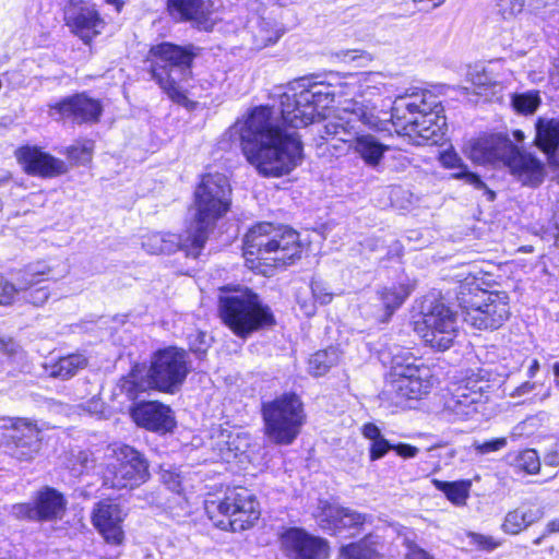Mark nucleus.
<instances>
[{
	"mask_svg": "<svg viewBox=\"0 0 559 559\" xmlns=\"http://www.w3.org/2000/svg\"><path fill=\"white\" fill-rule=\"evenodd\" d=\"M167 10L178 21L200 20L207 12L204 0H167Z\"/></svg>",
	"mask_w": 559,
	"mask_h": 559,
	"instance_id": "obj_34",
	"label": "nucleus"
},
{
	"mask_svg": "<svg viewBox=\"0 0 559 559\" xmlns=\"http://www.w3.org/2000/svg\"><path fill=\"white\" fill-rule=\"evenodd\" d=\"M215 445L217 447L224 460L236 457L238 452L241 451L238 442V436L233 435L230 431L222 430L216 437Z\"/></svg>",
	"mask_w": 559,
	"mask_h": 559,
	"instance_id": "obj_42",
	"label": "nucleus"
},
{
	"mask_svg": "<svg viewBox=\"0 0 559 559\" xmlns=\"http://www.w3.org/2000/svg\"><path fill=\"white\" fill-rule=\"evenodd\" d=\"M435 487L442 491L447 498L456 506L465 504L468 498L471 481H443L439 479H432Z\"/></svg>",
	"mask_w": 559,
	"mask_h": 559,
	"instance_id": "obj_39",
	"label": "nucleus"
},
{
	"mask_svg": "<svg viewBox=\"0 0 559 559\" xmlns=\"http://www.w3.org/2000/svg\"><path fill=\"white\" fill-rule=\"evenodd\" d=\"M361 433L370 441V461L382 459L390 450L393 449V444L382 436L379 427L372 423L365 424L362 426Z\"/></svg>",
	"mask_w": 559,
	"mask_h": 559,
	"instance_id": "obj_36",
	"label": "nucleus"
},
{
	"mask_svg": "<svg viewBox=\"0 0 559 559\" xmlns=\"http://www.w3.org/2000/svg\"><path fill=\"white\" fill-rule=\"evenodd\" d=\"M231 188L223 174H206L194 191L193 218L189 223V237L195 248H203L215 223L231 204Z\"/></svg>",
	"mask_w": 559,
	"mask_h": 559,
	"instance_id": "obj_4",
	"label": "nucleus"
},
{
	"mask_svg": "<svg viewBox=\"0 0 559 559\" xmlns=\"http://www.w3.org/2000/svg\"><path fill=\"white\" fill-rule=\"evenodd\" d=\"M205 512L217 527L233 532L252 527L261 514L254 495L243 487L229 489L224 498L206 500Z\"/></svg>",
	"mask_w": 559,
	"mask_h": 559,
	"instance_id": "obj_8",
	"label": "nucleus"
},
{
	"mask_svg": "<svg viewBox=\"0 0 559 559\" xmlns=\"http://www.w3.org/2000/svg\"><path fill=\"white\" fill-rule=\"evenodd\" d=\"M293 94L281 96V112L285 123L293 128L306 127L322 116L336 96L335 90L323 82L300 79L290 88Z\"/></svg>",
	"mask_w": 559,
	"mask_h": 559,
	"instance_id": "obj_6",
	"label": "nucleus"
},
{
	"mask_svg": "<svg viewBox=\"0 0 559 559\" xmlns=\"http://www.w3.org/2000/svg\"><path fill=\"white\" fill-rule=\"evenodd\" d=\"M126 513L122 508L111 500H102L92 511V523L107 544L121 545L124 539L122 523Z\"/></svg>",
	"mask_w": 559,
	"mask_h": 559,
	"instance_id": "obj_20",
	"label": "nucleus"
},
{
	"mask_svg": "<svg viewBox=\"0 0 559 559\" xmlns=\"http://www.w3.org/2000/svg\"><path fill=\"white\" fill-rule=\"evenodd\" d=\"M406 547L405 559H433L431 555L413 542H407Z\"/></svg>",
	"mask_w": 559,
	"mask_h": 559,
	"instance_id": "obj_56",
	"label": "nucleus"
},
{
	"mask_svg": "<svg viewBox=\"0 0 559 559\" xmlns=\"http://www.w3.org/2000/svg\"><path fill=\"white\" fill-rule=\"evenodd\" d=\"M411 294V287L407 284H392L384 286L377 292L379 310L377 317L381 322L388 321L399 309Z\"/></svg>",
	"mask_w": 559,
	"mask_h": 559,
	"instance_id": "obj_29",
	"label": "nucleus"
},
{
	"mask_svg": "<svg viewBox=\"0 0 559 559\" xmlns=\"http://www.w3.org/2000/svg\"><path fill=\"white\" fill-rule=\"evenodd\" d=\"M536 386L535 382L526 381L514 389V391L511 393L512 396H522L525 394H528L532 392Z\"/></svg>",
	"mask_w": 559,
	"mask_h": 559,
	"instance_id": "obj_60",
	"label": "nucleus"
},
{
	"mask_svg": "<svg viewBox=\"0 0 559 559\" xmlns=\"http://www.w3.org/2000/svg\"><path fill=\"white\" fill-rule=\"evenodd\" d=\"M311 292L313 298L321 305H328L333 299V294L329 290L325 283L313 280L311 282Z\"/></svg>",
	"mask_w": 559,
	"mask_h": 559,
	"instance_id": "obj_51",
	"label": "nucleus"
},
{
	"mask_svg": "<svg viewBox=\"0 0 559 559\" xmlns=\"http://www.w3.org/2000/svg\"><path fill=\"white\" fill-rule=\"evenodd\" d=\"M50 109L59 114L61 118L71 119L76 123L95 122L102 114L99 102L84 94L66 98L52 105Z\"/></svg>",
	"mask_w": 559,
	"mask_h": 559,
	"instance_id": "obj_25",
	"label": "nucleus"
},
{
	"mask_svg": "<svg viewBox=\"0 0 559 559\" xmlns=\"http://www.w3.org/2000/svg\"><path fill=\"white\" fill-rule=\"evenodd\" d=\"M37 264L45 265L48 269L46 275L49 274V272H50L49 266H47L45 263H40V262H38ZM43 276H45V274L35 277L33 285L28 289L23 290V292H26V295L24 296L25 300L33 304L34 306L43 305L49 297V292L46 287H39L36 289H32L33 286L39 284L43 281Z\"/></svg>",
	"mask_w": 559,
	"mask_h": 559,
	"instance_id": "obj_45",
	"label": "nucleus"
},
{
	"mask_svg": "<svg viewBox=\"0 0 559 559\" xmlns=\"http://www.w3.org/2000/svg\"><path fill=\"white\" fill-rule=\"evenodd\" d=\"M472 539L475 544H477L478 546L483 547L484 549H488V550L495 549L499 545L498 543H496L493 540L492 537L485 536L481 534H472Z\"/></svg>",
	"mask_w": 559,
	"mask_h": 559,
	"instance_id": "obj_58",
	"label": "nucleus"
},
{
	"mask_svg": "<svg viewBox=\"0 0 559 559\" xmlns=\"http://www.w3.org/2000/svg\"><path fill=\"white\" fill-rule=\"evenodd\" d=\"M440 162L443 167L454 170L451 175L453 178L462 180L477 190H484L490 201L495 199V192L487 187L477 174L468 170L467 165L464 164L457 153L445 151L441 154Z\"/></svg>",
	"mask_w": 559,
	"mask_h": 559,
	"instance_id": "obj_28",
	"label": "nucleus"
},
{
	"mask_svg": "<svg viewBox=\"0 0 559 559\" xmlns=\"http://www.w3.org/2000/svg\"><path fill=\"white\" fill-rule=\"evenodd\" d=\"M103 404L99 399H92L87 402V406H84V409L90 414H97L102 411Z\"/></svg>",
	"mask_w": 559,
	"mask_h": 559,
	"instance_id": "obj_61",
	"label": "nucleus"
},
{
	"mask_svg": "<svg viewBox=\"0 0 559 559\" xmlns=\"http://www.w3.org/2000/svg\"><path fill=\"white\" fill-rule=\"evenodd\" d=\"M115 462L103 471V485L114 489H132L145 483L150 476L148 464L134 448L122 444L114 449Z\"/></svg>",
	"mask_w": 559,
	"mask_h": 559,
	"instance_id": "obj_13",
	"label": "nucleus"
},
{
	"mask_svg": "<svg viewBox=\"0 0 559 559\" xmlns=\"http://www.w3.org/2000/svg\"><path fill=\"white\" fill-rule=\"evenodd\" d=\"M93 142L85 141L67 148L68 157L79 164H86L92 159Z\"/></svg>",
	"mask_w": 559,
	"mask_h": 559,
	"instance_id": "obj_47",
	"label": "nucleus"
},
{
	"mask_svg": "<svg viewBox=\"0 0 559 559\" xmlns=\"http://www.w3.org/2000/svg\"><path fill=\"white\" fill-rule=\"evenodd\" d=\"M338 360L340 353L335 347L318 350L308 360V371L314 377H321L335 366Z\"/></svg>",
	"mask_w": 559,
	"mask_h": 559,
	"instance_id": "obj_37",
	"label": "nucleus"
},
{
	"mask_svg": "<svg viewBox=\"0 0 559 559\" xmlns=\"http://www.w3.org/2000/svg\"><path fill=\"white\" fill-rule=\"evenodd\" d=\"M154 383V390L175 394L190 372L189 354L179 347L168 346L157 350L147 369Z\"/></svg>",
	"mask_w": 559,
	"mask_h": 559,
	"instance_id": "obj_14",
	"label": "nucleus"
},
{
	"mask_svg": "<svg viewBox=\"0 0 559 559\" xmlns=\"http://www.w3.org/2000/svg\"><path fill=\"white\" fill-rule=\"evenodd\" d=\"M545 463L549 466H559V444H555V447L546 454Z\"/></svg>",
	"mask_w": 559,
	"mask_h": 559,
	"instance_id": "obj_59",
	"label": "nucleus"
},
{
	"mask_svg": "<svg viewBox=\"0 0 559 559\" xmlns=\"http://www.w3.org/2000/svg\"><path fill=\"white\" fill-rule=\"evenodd\" d=\"M382 78L381 73H368L365 79V87L362 91L364 95H373L374 93L380 94L381 91L384 88V84H381V86L378 85H371V83L379 84L378 79Z\"/></svg>",
	"mask_w": 559,
	"mask_h": 559,
	"instance_id": "obj_53",
	"label": "nucleus"
},
{
	"mask_svg": "<svg viewBox=\"0 0 559 559\" xmlns=\"http://www.w3.org/2000/svg\"><path fill=\"white\" fill-rule=\"evenodd\" d=\"M554 212V221L557 229L559 230V199L555 202L552 206Z\"/></svg>",
	"mask_w": 559,
	"mask_h": 559,
	"instance_id": "obj_64",
	"label": "nucleus"
},
{
	"mask_svg": "<svg viewBox=\"0 0 559 559\" xmlns=\"http://www.w3.org/2000/svg\"><path fill=\"white\" fill-rule=\"evenodd\" d=\"M142 247L145 251L152 254L173 253L177 250H183L187 255L197 258L202 248H195L192 243V237H189V228L185 230L183 235H176L171 233H152L147 234L142 239Z\"/></svg>",
	"mask_w": 559,
	"mask_h": 559,
	"instance_id": "obj_24",
	"label": "nucleus"
},
{
	"mask_svg": "<svg viewBox=\"0 0 559 559\" xmlns=\"http://www.w3.org/2000/svg\"><path fill=\"white\" fill-rule=\"evenodd\" d=\"M442 111L438 97L429 91L396 97L391 112L371 100L349 102L324 121L322 131L349 143V147L366 165L377 167L389 146L376 136L365 134L362 127L381 131L391 122L399 134L408 136L415 144H435L443 135L445 117Z\"/></svg>",
	"mask_w": 559,
	"mask_h": 559,
	"instance_id": "obj_1",
	"label": "nucleus"
},
{
	"mask_svg": "<svg viewBox=\"0 0 559 559\" xmlns=\"http://www.w3.org/2000/svg\"><path fill=\"white\" fill-rule=\"evenodd\" d=\"M548 155V162H549V165L550 167L554 169V170H558V179H559V153L556 151H551Z\"/></svg>",
	"mask_w": 559,
	"mask_h": 559,
	"instance_id": "obj_62",
	"label": "nucleus"
},
{
	"mask_svg": "<svg viewBox=\"0 0 559 559\" xmlns=\"http://www.w3.org/2000/svg\"><path fill=\"white\" fill-rule=\"evenodd\" d=\"M34 503L38 521L59 520L67 510V499L63 493L49 486L37 491Z\"/></svg>",
	"mask_w": 559,
	"mask_h": 559,
	"instance_id": "obj_27",
	"label": "nucleus"
},
{
	"mask_svg": "<svg viewBox=\"0 0 559 559\" xmlns=\"http://www.w3.org/2000/svg\"><path fill=\"white\" fill-rule=\"evenodd\" d=\"M463 321L477 330H496L510 316L509 296L506 292L476 289L466 294L461 290L457 297Z\"/></svg>",
	"mask_w": 559,
	"mask_h": 559,
	"instance_id": "obj_10",
	"label": "nucleus"
},
{
	"mask_svg": "<svg viewBox=\"0 0 559 559\" xmlns=\"http://www.w3.org/2000/svg\"><path fill=\"white\" fill-rule=\"evenodd\" d=\"M0 352L11 358H17L23 355L21 346L11 338L0 340Z\"/></svg>",
	"mask_w": 559,
	"mask_h": 559,
	"instance_id": "obj_54",
	"label": "nucleus"
},
{
	"mask_svg": "<svg viewBox=\"0 0 559 559\" xmlns=\"http://www.w3.org/2000/svg\"><path fill=\"white\" fill-rule=\"evenodd\" d=\"M2 428L10 431L2 442L4 452L19 461H32L40 450V430L26 418H2Z\"/></svg>",
	"mask_w": 559,
	"mask_h": 559,
	"instance_id": "obj_16",
	"label": "nucleus"
},
{
	"mask_svg": "<svg viewBox=\"0 0 559 559\" xmlns=\"http://www.w3.org/2000/svg\"><path fill=\"white\" fill-rule=\"evenodd\" d=\"M281 545L289 559H328L329 545L301 528L292 527L281 535Z\"/></svg>",
	"mask_w": 559,
	"mask_h": 559,
	"instance_id": "obj_18",
	"label": "nucleus"
},
{
	"mask_svg": "<svg viewBox=\"0 0 559 559\" xmlns=\"http://www.w3.org/2000/svg\"><path fill=\"white\" fill-rule=\"evenodd\" d=\"M508 444L507 438L500 437L486 441L474 440L472 443V448L479 455H487L490 453H495L504 449Z\"/></svg>",
	"mask_w": 559,
	"mask_h": 559,
	"instance_id": "obj_46",
	"label": "nucleus"
},
{
	"mask_svg": "<svg viewBox=\"0 0 559 559\" xmlns=\"http://www.w3.org/2000/svg\"><path fill=\"white\" fill-rule=\"evenodd\" d=\"M218 313L222 321L237 336L243 338L254 331L275 324L271 308L262 302L258 294L247 287L222 289L218 298Z\"/></svg>",
	"mask_w": 559,
	"mask_h": 559,
	"instance_id": "obj_5",
	"label": "nucleus"
},
{
	"mask_svg": "<svg viewBox=\"0 0 559 559\" xmlns=\"http://www.w3.org/2000/svg\"><path fill=\"white\" fill-rule=\"evenodd\" d=\"M539 104V96L535 92L515 94L512 97V105L514 109L524 115L533 114Z\"/></svg>",
	"mask_w": 559,
	"mask_h": 559,
	"instance_id": "obj_43",
	"label": "nucleus"
},
{
	"mask_svg": "<svg viewBox=\"0 0 559 559\" xmlns=\"http://www.w3.org/2000/svg\"><path fill=\"white\" fill-rule=\"evenodd\" d=\"M373 536L369 535L362 540L342 547L338 559H374L377 546Z\"/></svg>",
	"mask_w": 559,
	"mask_h": 559,
	"instance_id": "obj_40",
	"label": "nucleus"
},
{
	"mask_svg": "<svg viewBox=\"0 0 559 559\" xmlns=\"http://www.w3.org/2000/svg\"><path fill=\"white\" fill-rule=\"evenodd\" d=\"M9 513L16 520L38 521L35 503L12 504Z\"/></svg>",
	"mask_w": 559,
	"mask_h": 559,
	"instance_id": "obj_49",
	"label": "nucleus"
},
{
	"mask_svg": "<svg viewBox=\"0 0 559 559\" xmlns=\"http://www.w3.org/2000/svg\"><path fill=\"white\" fill-rule=\"evenodd\" d=\"M200 50L191 44L178 46L170 43H162L151 48L152 76L169 98L178 104L187 99L179 82L190 74L192 61Z\"/></svg>",
	"mask_w": 559,
	"mask_h": 559,
	"instance_id": "obj_7",
	"label": "nucleus"
},
{
	"mask_svg": "<svg viewBox=\"0 0 559 559\" xmlns=\"http://www.w3.org/2000/svg\"><path fill=\"white\" fill-rule=\"evenodd\" d=\"M392 450H394L397 453V455L402 456L403 459L415 457L419 452V449L417 447L407 443L393 444Z\"/></svg>",
	"mask_w": 559,
	"mask_h": 559,
	"instance_id": "obj_57",
	"label": "nucleus"
},
{
	"mask_svg": "<svg viewBox=\"0 0 559 559\" xmlns=\"http://www.w3.org/2000/svg\"><path fill=\"white\" fill-rule=\"evenodd\" d=\"M119 389L129 400H135L140 393L154 390V383L147 369L135 365L130 372L120 380Z\"/></svg>",
	"mask_w": 559,
	"mask_h": 559,
	"instance_id": "obj_31",
	"label": "nucleus"
},
{
	"mask_svg": "<svg viewBox=\"0 0 559 559\" xmlns=\"http://www.w3.org/2000/svg\"><path fill=\"white\" fill-rule=\"evenodd\" d=\"M317 519L322 528L341 531L347 527H357L366 522L367 516L348 508H343L328 501H320Z\"/></svg>",
	"mask_w": 559,
	"mask_h": 559,
	"instance_id": "obj_26",
	"label": "nucleus"
},
{
	"mask_svg": "<svg viewBox=\"0 0 559 559\" xmlns=\"http://www.w3.org/2000/svg\"><path fill=\"white\" fill-rule=\"evenodd\" d=\"M64 20L71 32L86 44L105 27V22L95 7L84 1L70 2L64 10Z\"/></svg>",
	"mask_w": 559,
	"mask_h": 559,
	"instance_id": "obj_19",
	"label": "nucleus"
},
{
	"mask_svg": "<svg viewBox=\"0 0 559 559\" xmlns=\"http://www.w3.org/2000/svg\"><path fill=\"white\" fill-rule=\"evenodd\" d=\"M506 167L519 182L531 188L539 187L546 177L544 164L533 154L519 150L516 145Z\"/></svg>",
	"mask_w": 559,
	"mask_h": 559,
	"instance_id": "obj_22",
	"label": "nucleus"
},
{
	"mask_svg": "<svg viewBox=\"0 0 559 559\" xmlns=\"http://www.w3.org/2000/svg\"><path fill=\"white\" fill-rule=\"evenodd\" d=\"M283 28L272 17H260L253 31L254 43L258 47H265L278 40Z\"/></svg>",
	"mask_w": 559,
	"mask_h": 559,
	"instance_id": "obj_38",
	"label": "nucleus"
},
{
	"mask_svg": "<svg viewBox=\"0 0 559 559\" xmlns=\"http://www.w3.org/2000/svg\"><path fill=\"white\" fill-rule=\"evenodd\" d=\"M492 384L483 376L473 374L460 383L445 399L444 412L455 419H466L478 412L479 405L486 403Z\"/></svg>",
	"mask_w": 559,
	"mask_h": 559,
	"instance_id": "obj_15",
	"label": "nucleus"
},
{
	"mask_svg": "<svg viewBox=\"0 0 559 559\" xmlns=\"http://www.w3.org/2000/svg\"><path fill=\"white\" fill-rule=\"evenodd\" d=\"M269 107H257L235 124L247 162L262 177L278 178L289 174L302 159V144L297 132L281 128Z\"/></svg>",
	"mask_w": 559,
	"mask_h": 559,
	"instance_id": "obj_2",
	"label": "nucleus"
},
{
	"mask_svg": "<svg viewBox=\"0 0 559 559\" xmlns=\"http://www.w3.org/2000/svg\"><path fill=\"white\" fill-rule=\"evenodd\" d=\"M47 270L43 264L28 265L19 277L16 285L0 275V305L7 306L12 304L20 290L28 289L33 285L35 277L46 274Z\"/></svg>",
	"mask_w": 559,
	"mask_h": 559,
	"instance_id": "obj_30",
	"label": "nucleus"
},
{
	"mask_svg": "<svg viewBox=\"0 0 559 559\" xmlns=\"http://www.w3.org/2000/svg\"><path fill=\"white\" fill-rule=\"evenodd\" d=\"M414 330L431 348L445 350L456 336L455 314L443 302H430L414 321Z\"/></svg>",
	"mask_w": 559,
	"mask_h": 559,
	"instance_id": "obj_12",
	"label": "nucleus"
},
{
	"mask_svg": "<svg viewBox=\"0 0 559 559\" xmlns=\"http://www.w3.org/2000/svg\"><path fill=\"white\" fill-rule=\"evenodd\" d=\"M264 435L270 442L280 445L292 444L305 424L301 400L296 394H283L262 406Z\"/></svg>",
	"mask_w": 559,
	"mask_h": 559,
	"instance_id": "obj_9",
	"label": "nucleus"
},
{
	"mask_svg": "<svg viewBox=\"0 0 559 559\" xmlns=\"http://www.w3.org/2000/svg\"><path fill=\"white\" fill-rule=\"evenodd\" d=\"M514 144L506 135L491 134L473 141L466 150L468 157L479 165L506 167Z\"/></svg>",
	"mask_w": 559,
	"mask_h": 559,
	"instance_id": "obj_17",
	"label": "nucleus"
},
{
	"mask_svg": "<svg viewBox=\"0 0 559 559\" xmlns=\"http://www.w3.org/2000/svg\"><path fill=\"white\" fill-rule=\"evenodd\" d=\"M163 484L174 492H180L182 490L181 476L173 471H163L162 473Z\"/></svg>",
	"mask_w": 559,
	"mask_h": 559,
	"instance_id": "obj_52",
	"label": "nucleus"
},
{
	"mask_svg": "<svg viewBox=\"0 0 559 559\" xmlns=\"http://www.w3.org/2000/svg\"><path fill=\"white\" fill-rule=\"evenodd\" d=\"M535 142L546 154L556 151L559 146V120L538 119Z\"/></svg>",
	"mask_w": 559,
	"mask_h": 559,
	"instance_id": "obj_35",
	"label": "nucleus"
},
{
	"mask_svg": "<svg viewBox=\"0 0 559 559\" xmlns=\"http://www.w3.org/2000/svg\"><path fill=\"white\" fill-rule=\"evenodd\" d=\"M299 235L287 226H274L260 223L253 226L245 237L243 255L251 269L265 274L262 266H285L300 258Z\"/></svg>",
	"mask_w": 559,
	"mask_h": 559,
	"instance_id": "obj_3",
	"label": "nucleus"
},
{
	"mask_svg": "<svg viewBox=\"0 0 559 559\" xmlns=\"http://www.w3.org/2000/svg\"><path fill=\"white\" fill-rule=\"evenodd\" d=\"M432 373L428 366L413 358L412 361L394 362L382 396L395 406H404L409 400H418L432 388Z\"/></svg>",
	"mask_w": 559,
	"mask_h": 559,
	"instance_id": "obj_11",
	"label": "nucleus"
},
{
	"mask_svg": "<svg viewBox=\"0 0 559 559\" xmlns=\"http://www.w3.org/2000/svg\"><path fill=\"white\" fill-rule=\"evenodd\" d=\"M130 413L138 426L150 431L166 433L176 425L171 408L157 401L138 403Z\"/></svg>",
	"mask_w": 559,
	"mask_h": 559,
	"instance_id": "obj_21",
	"label": "nucleus"
},
{
	"mask_svg": "<svg viewBox=\"0 0 559 559\" xmlns=\"http://www.w3.org/2000/svg\"><path fill=\"white\" fill-rule=\"evenodd\" d=\"M87 359L81 354H71L59 358L57 361L45 365L49 377L67 380L73 377L79 370L84 369Z\"/></svg>",
	"mask_w": 559,
	"mask_h": 559,
	"instance_id": "obj_33",
	"label": "nucleus"
},
{
	"mask_svg": "<svg viewBox=\"0 0 559 559\" xmlns=\"http://www.w3.org/2000/svg\"><path fill=\"white\" fill-rule=\"evenodd\" d=\"M524 5L525 0H497L498 12L503 19H510L521 13Z\"/></svg>",
	"mask_w": 559,
	"mask_h": 559,
	"instance_id": "obj_50",
	"label": "nucleus"
},
{
	"mask_svg": "<svg viewBox=\"0 0 559 559\" xmlns=\"http://www.w3.org/2000/svg\"><path fill=\"white\" fill-rule=\"evenodd\" d=\"M547 534L559 533V518L548 522L546 526Z\"/></svg>",
	"mask_w": 559,
	"mask_h": 559,
	"instance_id": "obj_63",
	"label": "nucleus"
},
{
	"mask_svg": "<svg viewBox=\"0 0 559 559\" xmlns=\"http://www.w3.org/2000/svg\"><path fill=\"white\" fill-rule=\"evenodd\" d=\"M16 158L27 174L55 177L67 171L64 162L40 151L36 146H23L16 151Z\"/></svg>",
	"mask_w": 559,
	"mask_h": 559,
	"instance_id": "obj_23",
	"label": "nucleus"
},
{
	"mask_svg": "<svg viewBox=\"0 0 559 559\" xmlns=\"http://www.w3.org/2000/svg\"><path fill=\"white\" fill-rule=\"evenodd\" d=\"M516 466L527 474H536L540 468V461L534 449L522 451L516 457Z\"/></svg>",
	"mask_w": 559,
	"mask_h": 559,
	"instance_id": "obj_44",
	"label": "nucleus"
},
{
	"mask_svg": "<svg viewBox=\"0 0 559 559\" xmlns=\"http://www.w3.org/2000/svg\"><path fill=\"white\" fill-rule=\"evenodd\" d=\"M543 516L539 509L518 508L507 513L502 523V531L508 534H519L531 524L537 522Z\"/></svg>",
	"mask_w": 559,
	"mask_h": 559,
	"instance_id": "obj_32",
	"label": "nucleus"
},
{
	"mask_svg": "<svg viewBox=\"0 0 559 559\" xmlns=\"http://www.w3.org/2000/svg\"><path fill=\"white\" fill-rule=\"evenodd\" d=\"M335 56L343 62L355 63L358 67H364L373 59L368 51L358 49L342 50Z\"/></svg>",
	"mask_w": 559,
	"mask_h": 559,
	"instance_id": "obj_48",
	"label": "nucleus"
},
{
	"mask_svg": "<svg viewBox=\"0 0 559 559\" xmlns=\"http://www.w3.org/2000/svg\"><path fill=\"white\" fill-rule=\"evenodd\" d=\"M471 82L477 87H486L495 85L492 78L485 71L474 70L469 72Z\"/></svg>",
	"mask_w": 559,
	"mask_h": 559,
	"instance_id": "obj_55",
	"label": "nucleus"
},
{
	"mask_svg": "<svg viewBox=\"0 0 559 559\" xmlns=\"http://www.w3.org/2000/svg\"><path fill=\"white\" fill-rule=\"evenodd\" d=\"M66 464L71 474L79 477L93 466V460L88 451L79 450L69 453Z\"/></svg>",
	"mask_w": 559,
	"mask_h": 559,
	"instance_id": "obj_41",
	"label": "nucleus"
}]
</instances>
